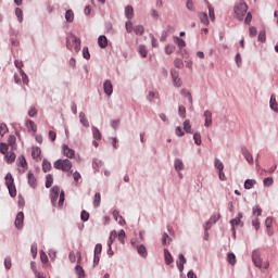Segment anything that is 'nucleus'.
Returning <instances> with one entry per match:
<instances>
[{"mask_svg": "<svg viewBox=\"0 0 278 278\" xmlns=\"http://www.w3.org/2000/svg\"><path fill=\"white\" fill-rule=\"evenodd\" d=\"M50 199L53 207H55V205H59V207H62L64 205V191L60 192V187L54 186L51 189ZM58 199H59V202H58Z\"/></svg>", "mask_w": 278, "mask_h": 278, "instance_id": "nucleus-1", "label": "nucleus"}, {"mask_svg": "<svg viewBox=\"0 0 278 278\" xmlns=\"http://www.w3.org/2000/svg\"><path fill=\"white\" fill-rule=\"evenodd\" d=\"M53 166L56 170H62L63 173H71V168H73V163L68 159H60L54 163Z\"/></svg>", "mask_w": 278, "mask_h": 278, "instance_id": "nucleus-2", "label": "nucleus"}, {"mask_svg": "<svg viewBox=\"0 0 278 278\" xmlns=\"http://www.w3.org/2000/svg\"><path fill=\"white\" fill-rule=\"evenodd\" d=\"M66 47L67 49H70V51H74L76 53H79V51L81 50V40L77 37H75V35H72L70 38H67L66 40Z\"/></svg>", "mask_w": 278, "mask_h": 278, "instance_id": "nucleus-3", "label": "nucleus"}, {"mask_svg": "<svg viewBox=\"0 0 278 278\" xmlns=\"http://www.w3.org/2000/svg\"><path fill=\"white\" fill-rule=\"evenodd\" d=\"M4 179L5 186L9 190V194L10 197H12V199H14V197H16V186L14 185V177H12L11 173H8Z\"/></svg>", "mask_w": 278, "mask_h": 278, "instance_id": "nucleus-4", "label": "nucleus"}, {"mask_svg": "<svg viewBox=\"0 0 278 278\" xmlns=\"http://www.w3.org/2000/svg\"><path fill=\"white\" fill-rule=\"evenodd\" d=\"M249 10V7L244 2H239L235 5V14L239 21H242L244 18L247 11Z\"/></svg>", "mask_w": 278, "mask_h": 278, "instance_id": "nucleus-5", "label": "nucleus"}, {"mask_svg": "<svg viewBox=\"0 0 278 278\" xmlns=\"http://www.w3.org/2000/svg\"><path fill=\"white\" fill-rule=\"evenodd\" d=\"M173 84L176 88H181V78H179V71L172 70L170 71Z\"/></svg>", "mask_w": 278, "mask_h": 278, "instance_id": "nucleus-6", "label": "nucleus"}, {"mask_svg": "<svg viewBox=\"0 0 278 278\" xmlns=\"http://www.w3.org/2000/svg\"><path fill=\"white\" fill-rule=\"evenodd\" d=\"M252 261L253 264L256 266V268H262V255L260 254V251L254 250L252 253Z\"/></svg>", "mask_w": 278, "mask_h": 278, "instance_id": "nucleus-7", "label": "nucleus"}, {"mask_svg": "<svg viewBox=\"0 0 278 278\" xmlns=\"http://www.w3.org/2000/svg\"><path fill=\"white\" fill-rule=\"evenodd\" d=\"M24 220H25V214L23 212L17 213L16 218H15L16 229H23Z\"/></svg>", "mask_w": 278, "mask_h": 278, "instance_id": "nucleus-8", "label": "nucleus"}, {"mask_svg": "<svg viewBox=\"0 0 278 278\" xmlns=\"http://www.w3.org/2000/svg\"><path fill=\"white\" fill-rule=\"evenodd\" d=\"M63 155L65 157H68L70 160H73L75 157V150L71 149L68 146H63Z\"/></svg>", "mask_w": 278, "mask_h": 278, "instance_id": "nucleus-9", "label": "nucleus"}, {"mask_svg": "<svg viewBox=\"0 0 278 278\" xmlns=\"http://www.w3.org/2000/svg\"><path fill=\"white\" fill-rule=\"evenodd\" d=\"M103 90L108 97H111L112 92H114V87L112 86L111 80H105L103 84Z\"/></svg>", "mask_w": 278, "mask_h": 278, "instance_id": "nucleus-10", "label": "nucleus"}, {"mask_svg": "<svg viewBox=\"0 0 278 278\" xmlns=\"http://www.w3.org/2000/svg\"><path fill=\"white\" fill-rule=\"evenodd\" d=\"M27 179H28V186H30V188H37L38 180L36 179V176H34V173L28 172Z\"/></svg>", "mask_w": 278, "mask_h": 278, "instance_id": "nucleus-11", "label": "nucleus"}, {"mask_svg": "<svg viewBox=\"0 0 278 278\" xmlns=\"http://www.w3.org/2000/svg\"><path fill=\"white\" fill-rule=\"evenodd\" d=\"M177 268L180 273H184V265L186 264V256L179 254V260L176 262Z\"/></svg>", "mask_w": 278, "mask_h": 278, "instance_id": "nucleus-12", "label": "nucleus"}, {"mask_svg": "<svg viewBox=\"0 0 278 278\" xmlns=\"http://www.w3.org/2000/svg\"><path fill=\"white\" fill-rule=\"evenodd\" d=\"M164 260H165V264H167V266H170V264H173V262H174L173 255L170 254L168 249H164Z\"/></svg>", "mask_w": 278, "mask_h": 278, "instance_id": "nucleus-13", "label": "nucleus"}, {"mask_svg": "<svg viewBox=\"0 0 278 278\" xmlns=\"http://www.w3.org/2000/svg\"><path fill=\"white\" fill-rule=\"evenodd\" d=\"M242 216H243L242 213H239L236 218L230 220L232 230H235V228L238 227V225H240V223H242Z\"/></svg>", "mask_w": 278, "mask_h": 278, "instance_id": "nucleus-14", "label": "nucleus"}, {"mask_svg": "<svg viewBox=\"0 0 278 278\" xmlns=\"http://www.w3.org/2000/svg\"><path fill=\"white\" fill-rule=\"evenodd\" d=\"M17 166H21L23 169H22V173H25V170H27V160H25V156H20L17 159Z\"/></svg>", "mask_w": 278, "mask_h": 278, "instance_id": "nucleus-15", "label": "nucleus"}, {"mask_svg": "<svg viewBox=\"0 0 278 278\" xmlns=\"http://www.w3.org/2000/svg\"><path fill=\"white\" fill-rule=\"evenodd\" d=\"M26 127L28 131H33V134H36V131H38V127L36 126V123H34V121L31 119L26 121Z\"/></svg>", "mask_w": 278, "mask_h": 278, "instance_id": "nucleus-16", "label": "nucleus"}, {"mask_svg": "<svg viewBox=\"0 0 278 278\" xmlns=\"http://www.w3.org/2000/svg\"><path fill=\"white\" fill-rule=\"evenodd\" d=\"M200 22L207 27L210 25V18L207 17V13L200 12L198 14Z\"/></svg>", "mask_w": 278, "mask_h": 278, "instance_id": "nucleus-17", "label": "nucleus"}, {"mask_svg": "<svg viewBox=\"0 0 278 278\" xmlns=\"http://www.w3.org/2000/svg\"><path fill=\"white\" fill-rule=\"evenodd\" d=\"M269 106L274 112H278L277 97L275 94H271L270 97Z\"/></svg>", "mask_w": 278, "mask_h": 278, "instance_id": "nucleus-18", "label": "nucleus"}, {"mask_svg": "<svg viewBox=\"0 0 278 278\" xmlns=\"http://www.w3.org/2000/svg\"><path fill=\"white\" fill-rule=\"evenodd\" d=\"M204 118H205L204 125L206 127H211V125H212V112L206 110L204 112Z\"/></svg>", "mask_w": 278, "mask_h": 278, "instance_id": "nucleus-19", "label": "nucleus"}, {"mask_svg": "<svg viewBox=\"0 0 278 278\" xmlns=\"http://www.w3.org/2000/svg\"><path fill=\"white\" fill-rule=\"evenodd\" d=\"M125 16L126 18H128V21H131V18H134V7L127 5L125 8Z\"/></svg>", "mask_w": 278, "mask_h": 278, "instance_id": "nucleus-20", "label": "nucleus"}, {"mask_svg": "<svg viewBox=\"0 0 278 278\" xmlns=\"http://www.w3.org/2000/svg\"><path fill=\"white\" fill-rule=\"evenodd\" d=\"M98 45H99V47L101 48V49H105V47H108V37H105V36H100L99 38H98Z\"/></svg>", "mask_w": 278, "mask_h": 278, "instance_id": "nucleus-21", "label": "nucleus"}, {"mask_svg": "<svg viewBox=\"0 0 278 278\" xmlns=\"http://www.w3.org/2000/svg\"><path fill=\"white\" fill-rule=\"evenodd\" d=\"M7 164H12L16 161V154L14 152L5 153Z\"/></svg>", "mask_w": 278, "mask_h": 278, "instance_id": "nucleus-22", "label": "nucleus"}, {"mask_svg": "<svg viewBox=\"0 0 278 278\" xmlns=\"http://www.w3.org/2000/svg\"><path fill=\"white\" fill-rule=\"evenodd\" d=\"M79 118H80V123L84 127H90V123L88 122V118H86V113L80 112Z\"/></svg>", "mask_w": 278, "mask_h": 278, "instance_id": "nucleus-23", "label": "nucleus"}, {"mask_svg": "<svg viewBox=\"0 0 278 278\" xmlns=\"http://www.w3.org/2000/svg\"><path fill=\"white\" fill-rule=\"evenodd\" d=\"M265 225L267 227L268 236H273V230L270 229L273 227V218L271 217H267L266 220H265Z\"/></svg>", "mask_w": 278, "mask_h": 278, "instance_id": "nucleus-24", "label": "nucleus"}, {"mask_svg": "<svg viewBox=\"0 0 278 278\" xmlns=\"http://www.w3.org/2000/svg\"><path fill=\"white\" fill-rule=\"evenodd\" d=\"M242 153L248 164H253V154H251V152H249L247 149H244Z\"/></svg>", "mask_w": 278, "mask_h": 278, "instance_id": "nucleus-25", "label": "nucleus"}, {"mask_svg": "<svg viewBox=\"0 0 278 278\" xmlns=\"http://www.w3.org/2000/svg\"><path fill=\"white\" fill-rule=\"evenodd\" d=\"M175 170L179 173L180 170H184V162L179 159H176L174 162Z\"/></svg>", "mask_w": 278, "mask_h": 278, "instance_id": "nucleus-26", "label": "nucleus"}, {"mask_svg": "<svg viewBox=\"0 0 278 278\" xmlns=\"http://www.w3.org/2000/svg\"><path fill=\"white\" fill-rule=\"evenodd\" d=\"M65 18H66L67 23H73V21H75V13H73V10L66 11Z\"/></svg>", "mask_w": 278, "mask_h": 278, "instance_id": "nucleus-27", "label": "nucleus"}, {"mask_svg": "<svg viewBox=\"0 0 278 278\" xmlns=\"http://www.w3.org/2000/svg\"><path fill=\"white\" fill-rule=\"evenodd\" d=\"M116 238H118V233L116 232V230H113L109 238V248L110 249H112V244L114 243V240H116Z\"/></svg>", "mask_w": 278, "mask_h": 278, "instance_id": "nucleus-28", "label": "nucleus"}, {"mask_svg": "<svg viewBox=\"0 0 278 278\" xmlns=\"http://www.w3.org/2000/svg\"><path fill=\"white\" fill-rule=\"evenodd\" d=\"M174 42L179 47V49H184V47H186V41L179 37H174Z\"/></svg>", "mask_w": 278, "mask_h": 278, "instance_id": "nucleus-29", "label": "nucleus"}, {"mask_svg": "<svg viewBox=\"0 0 278 278\" xmlns=\"http://www.w3.org/2000/svg\"><path fill=\"white\" fill-rule=\"evenodd\" d=\"M42 170L43 173H49V170H51V162L47 161V159L42 161Z\"/></svg>", "mask_w": 278, "mask_h": 278, "instance_id": "nucleus-30", "label": "nucleus"}, {"mask_svg": "<svg viewBox=\"0 0 278 278\" xmlns=\"http://www.w3.org/2000/svg\"><path fill=\"white\" fill-rule=\"evenodd\" d=\"M255 184H257V181H255L253 179H247L244 182L245 190H251V188H253V186H255Z\"/></svg>", "mask_w": 278, "mask_h": 278, "instance_id": "nucleus-31", "label": "nucleus"}, {"mask_svg": "<svg viewBox=\"0 0 278 278\" xmlns=\"http://www.w3.org/2000/svg\"><path fill=\"white\" fill-rule=\"evenodd\" d=\"M101 205V193L97 192L93 199V206L99 207Z\"/></svg>", "mask_w": 278, "mask_h": 278, "instance_id": "nucleus-32", "label": "nucleus"}, {"mask_svg": "<svg viewBox=\"0 0 278 278\" xmlns=\"http://www.w3.org/2000/svg\"><path fill=\"white\" fill-rule=\"evenodd\" d=\"M184 130L187 132V134H192V126L190 125V119H186L184 122Z\"/></svg>", "mask_w": 278, "mask_h": 278, "instance_id": "nucleus-33", "label": "nucleus"}, {"mask_svg": "<svg viewBox=\"0 0 278 278\" xmlns=\"http://www.w3.org/2000/svg\"><path fill=\"white\" fill-rule=\"evenodd\" d=\"M53 186V175L48 174L46 176V188H51Z\"/></svg>", "mask_w": 278, "mask_h": 278, "instance_id": "nucleus-34", "label": "nucleus"}, {"mask_svg": "<svg viewBox=\"0 0 278 278\" xmlns=\"http://www.w3.org/2000/svg\"><path fill=\"white\" fill-rule=\"evenodd\" d=\"M40 153H42L40 148H33V150H31V157L34 160H38V157L40 156Z\"/></svg>", "mask_w": 278, "mask_h": 278, "instance_id": "nucleus-35", "label": "nucleus"}, {"mask_svg": "<svg viewBox=\"0 0 278 278\" xmlns=\"http://www.w3.org/2000/svg\"><path fill=\"white\" fill-rule=\"evenodd\" d=\"M137 251L141 257H147V248L143 244L137 247Z\"/></svg>", "mask_w": 278, "mask_h": 278, "instance_id": "nucleus-36", "label": "nucleus"}, {"mask_svg": "<svg viewBox=\"0 0 278 278\" xmlns=\"http://www.w3.org/2000/svg\"><path fill=\"white\" fill-rule=\"evenodd\" d=\"M173 239H170V237L168 236V233H163L162 237V244L166 247V244H170Z\"/></svg>", "mask_w": 278, "mask_h": 278, "instance_id": "nucleus-37", "label": "nucleus"}, {"mask_svg": "<svg viewBox=\"0 0 278 278\" xmlns=\"http://www.w3.org/2000/svg\"><path fill=\"white\" fill-rule=\"evenodd\" d=\"M215 168H217L218 173L223 172L225 169V165L220 160L215 159Z\"/></svg>", "mask_w": 278, "mask_h": 278, "instance_id": "nucleus-38", "label": "nucleus"}, {"mask_svg": "<svg viewBox=\"0 0 278 278\" xmlns=\"http://www.w3.org/2000/svg\"><path fill=\"white\" fill-rule=\"evenodd\" d=\"M8 144H9V147H12L14 149V147L16 144V137L14 135L9 136Z\"/></svg>", "mask_w": 278, "mask_h": 278, "instance_id": "nucleus-39", "label": "nucleus"}, {"mask_svg": "<svg viewBox=\"0 0 278 278\" xmlns=\"http://www.w3.org/2000/svg\"><path fill=\"white\" fill-rule=\"evenodd\" d=\"M175 46L174 45H167L166 47H165V53H166V55H170V54H173V53H175Z\"/></svg>", "mask_w": 278, "mask_h": 278, "instance_id": "nucleus-40", "label": "nucleus"}, {"mask_svg": "<svg viewBox=\"0 0 278 278\" xmlns=\"http://www.w3.org/2000/svg\"><path fill=\"white\" fill-rule=\"evenodd\" d=\"M134 31L137 36H142V34H144V27L142 25H138L134 28Z\"/></svg>", "mask_w": 278, "mask_h": 278, "instance_id": "nucleus-41", "label": "nucleus"}, {"mask_svg": "<svg viewBox=\"0 0 278 278\" xmlns=\"http://www.w3.org/2000/svg\"><path fill=\"white\" fill-rule=\"evenodd\" d=\"M207 8H208V16H210L211 21L215 22L216 15L214 13V8L211 4H208Z\"/></svg>", "mask_w": 278, "mask_h": 278, "instance_id": "nucleus-42", "label": "nucleus"}, {"mask_svg": "<svg viewBox=\"0 0 278 278\" xmlns=\"http://www.w3.org/2000/svg\"><path fill=\"white\" fill-rule=\"evenodd\" d=\"M92 135L94 140H101V131L97 127H92Z\"/></svg>", "mask_w": 278, "mask_h": 278, "instance_id": "nucleus-43", "label": "nucleus"}, {"mask_svg": "<svg viewBox=\"0 0 278 278\" xmlns=\"http://www.w3.org/2000/svg\"><path fill=\"white\" fill-rule=\"evenodd\" d=\"M227 260H228V263H229L231 266H235V264H236V254L229 253L228 256H227Z\"/></svg>", "mask_w": 278, "mask_h": 278, "instance_id": "nucleus-44", "label": "nucleus"}, {"mask_svg": "<svg viewBox=\"0 0 278 278\" xmlns=\"http://www.w3.org/2000/svg\"><path fill=\"white\" fill-rule=\"evenodd\" d=\"M141 58H147L148 55V51H147V47L146 46H139V49H138Z\"/></svg>", "mask_w": 278, "mask_h": 278, "instance_id": "nucleus-45", "label": "nucleus"}, {"mask_svg": "<svg viewBox=\"0 0 278 278\" xmlns=\"http://www.w3.org/2000/svg\"><path fill=\"white\" fill-rule=\"evenodd\" d=\"M181 94H185V97L188 98L190 105H192V94L186 89L181 90Z\"/></svg>", "mask_w": 278, "mask_h": 278, "instance_id": "nucleus-46", "label": "nucleus"}, {"mask_svg": "<svg viewBox=\"0 0 278 278\" xmlns=\"http://www.w3.org/2000/svg\"><path fill=\"white\" fill-rule=\"evenodd\" d=\"M208 220H210L213 225H214V223H218V220H220V214H218V213L213 214Z\"/></svg>", "mask_w": 278, "mask_h": 278, "instance_id": "nucleus-47", "label": "nucleus"}, {"mask_svg": "<svg viewBox=\"0 0 278 278\" xmlns=\"http://www.w3.org/2000/svg\"><path fill=\"white\" fill-rule=\"evenodd\" d=\"M15 16H17L18 23H22V21H23V10H21L20 8H17V9L15 10Z\"/></svg>", "mask_w": 278, "mask_h": 278, "instance_id": "nucleus-48", "label": "nucleus"}, {"mask_svg": "<svg viewBox=\"0 0 278 278\" xmlns=\"http://www.w3.org/2000/svg\"><path fill=\"white\" fill-rule=\"evenodd\" d=\"M8 134V125L4 123L0 124V136H5Z\"/></svg>", "mask_w": 278, "mask_h": 278, "instance_id": "nucleus-49", "label": "nucleus"}, {"mask_svg": "<svg viewBox=\"0 0 278 278\" xmlns=\"http://www.w3.org/2000/svg\"><path fill=\"white\" fill-rule=\"evenodd\" d=\"M38 114V110L36 109V106H31L28 110V116H30V118H34V116H36Z\"/></svg>", "mask_w": 278, "mask_h": 278, "instance_id": "nucleus-50", "label": "nucleus"}, {"mask_svg": "<svg viewBox=\"0 0 278 278\" xmlns=\"http://www.w3.org/2000/svg\"><path fill=\"white\" fill-rule=\"evenodd\" d=\"M83 58H85V60H90V51L88 50V47L83 48Z\"/></svg>", "mask_w": 278, "mask_h": 278, "instance_id": "nucleus-51", "label": "nucleus"}, {"mask_svg": "<svg viewBox=\"0 0 278 278\" xmlns=\"http://www.w3.org/2000/svg\"><path fill=\"white\" fill-rule=\"evenodd\" d=\"M80 218H81V220H84V223H86L90 218V213L83 211L80 213Z\"/></svg>", "mask_w": 278, "mask_h": 278, "instance_id": "nucleus-52", "label": "nucleus"}, {"mask_svg": "<svg viewBox=\"0 0 278 278\" xmlns=\"http://www.w3.org/2000/svg\"><path fill=\"white\" fill-rule=\"evenodd\" d=\"M8 143H0V153H2V155L8 153Z\"/></svg>", "mask_w": 278, "mask_h": 278, "instance_id": "nucleus-53", "label": "nucleus"}, {"mask_svg": "<svg viewBox=\"0 0 278 278\" xmlns=\"http://www.w3.org/2000/svg\"><path fill=\"white\" fill-rule=\"evenodd\" d=\"M102 251H103V245H101V243L96 244L94 255H101Z\"/></svg>", "mask_w": 278, "mask_h": 278, "instance_id": "nucleus-54", "label": "nucleus"}, {"mask_svg": "<svg viewBox=\"0 0 278 278\" xmlns=\"http://www.w3.org/2000/svg\"><path fill=\"white\" fill-rule=\"evenodd\" d=\"M40 260L42 264H47V262H49V257L47 256V253H45V251H40Z\"/></svg>", "mask_w": 278, "mask_h": 278, "instance_id": "nucleus-55", "label": "nucleus"}, {"mask_svg": "<svg viewBox=\"0 0 278 278\" xmlns=\"http://www.w3.org/2000/svg\"><path fill=\"white\" fill-rule=\"evenodd\" d=\"M126 31L128 34H131L134 31V24L131 23V21L126 22Z\"/></svg>", "mask_w": 278, "mask_h": 278, "instance_id": "nucleus-56", "label": "nucleus"}, {"mask_svg": "<svg viewBox=\"0 0 278 278\" xmlns=\"http://www.w3.org/2000/svg\"><path fill=\"white\" fill-rule=\"evenodd\" d=\"M174 65L176 66V68H184V61L181 59H176L174 61Z\"/></svg>", "mask_w": 278, "mask_h": 278, "instance_id": "nucleus-57", "label": "nucleus"}, {"mask_svg": "<svg viewBox=\"0 0 278 278\" xmlns=\"http://www.w3.org/2000/svg\"><path fill=\"white\" fill-rule=\"evenodd\" d=\"M4 267L7 268V270H10V268H12V258L7 257L4 260Z\"/></svg>", "mask_w": 278, "mask_h": 278, "instance_id": "nucleus-58", "label": "nucleus"}, {"mask_svg": "<svg viewBox=\"0 0 278 278\" xmlns=\"http://www.w3.org/2000/svg\"><path fill=\"white\" fill-rule=\"evenodd\" d=\"M76 274L78 275L79 278H84V267L77 265L76 266Z\"/></svg>", "mask_w": 278, "mask_h": 278, "instance_id": "nucleus-59", "label": "nucleus"}, {"mask_svg": "<svg viewBox=\"0 0 278 278\" xmlns=\"http://www.w3.org/2000/svg\"><path fill=\"white\" fill-rule=\"evenodd\" d=\"M193 140H194V143H195V144L200 146V144H201V134L195 132V134L193 135Z\"/></svg>", "mask_w": 278, "mask_h": 278, "instance_id": "nucleus-60", "label": "nucleus"}, {"mask_svg": "<svg viewBox=\"0 0 278 278\" xmlns=\"http://www.w3.org/2000/svg\"><path fill=\"white\" fill-rule=\"evenodd\" d=\"M150 38H151L152 47L154 49H156V47H159V43H157V40H156L155 36H153V34H150Z\"/></svg>", "mask_w": 278, "mask_h": 278, "instance_id": "nucleus-61", "label": "nucleus"}, {"mask_svg": "<svg viewBox=\"0 0 278 278\" xmlns=\"http://www.w3.org/2000/svg\"><path fill=\"white\" fill-rule=\"evenodd\" d=\"M187 10L194 12V2L192 0H187Z\"/></svg>", "mask_w": 278, "mask_h": 278, "instance_id": "nucleus-62", "label": "nucleus"}, {"mask_svg": "<svg viewBox=\"0 0 278 278\" xmlns=\"http://www.w3.org/2000/svg\"><path fill=\"white\" fill-rule=\"evenodd\" d=\"M178 112L181 118H186V106L180 105Z\"/></svg>", "mask_w": 278, "mask_h": 278, "instance_id": "nucleus-63", "label": "nucleus"}, {"mask_svg": "<svg viewBox=\"0 0 278 278\" xmlns=\"http://www.w3.org/2000/svg\"><path fill=\"white\" fill-rule=\"evenodd\" d=\"M253 214H254V216H262V207L255 206L253 208Z\"/></svg>", "mask_w": 278, "mask_h": 278, "instance_id": "nucleus-64", "label": "nucleus"}]
</instances>
